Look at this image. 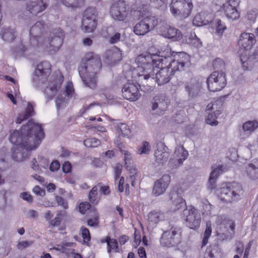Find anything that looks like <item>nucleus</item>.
I'll list each match as a JSON object with an SVG mask.
<instances>
[{"label":"nucleus","instance_id":"obj_1","mask_svg":"<svg viewBox=\"0 0 258 258\" xmlns=\"http://www.w3.org/2000/svg\"><path fill=\"white\" fill-rule=\"evenodd\" d=\"M167 55L160 60L161 68L153 76L158 85L168 83L178 71L184 70L185 64L189 61V56L186 53L171 52L170 48L166 49Z\"/></svg>","mask_w":258,"mask_h":258},{"label":"nucleus","instance_id":"obj_2","mask_svg":"<svg viewBox=\"0 0 258 258\" xmlns=\"http://www.w3.org/2000/svg\"><path fill=\"white\" fill-rule=\"evenodd\" d=\"M44 137V133L41 124L35 123L32 119L23 125L20 131L11 133L9 140L14 147L23 146L27 150L36 149Z\"/></svg>","mask_w":258,"mask_h":258},{"label":"nucleus","instance_id":"obj_3","mask_svg":"<svg viewBox=\"0 0 258 258\" xmlns=\"http://www.w3.org/2000/svg\"><path fill=\"white\" fill-rule=\"evenodd\" d=\"M102 68L100 57L93 52H88L82 59L78 70L86 86L93 89L97 84V74Z\"/></svg>","mask_w":258,"mask_h":258},{"label":"nucleus","instance_id":"obj_4","mask_svg":"<svg viewBox=\"0 0 258 258\" xmlns=\"http://www.w3.org/2000/svg\"><path fill=\"white\" fill-rule=\"evenodd\" d=\"M164 56L156 53L146 52L138 55L135 61L137 68L126 71L127 75H136L139 78L143 77L147 80L150 78L154 79V70L160 67V60Z\"/></svg>","mask_w":258,"mask_h":258},{"label":"nucleus","instance_id":"obj_5","mask_svg":"<svg viewBox=\"0 0 258 258\" xmlns=\"http://www.w3.org/2000/svg\"><path fill=\"white\" fill-rule=\"evenodd\" d=\"M120 151L124 156V166L128 171L129 175L128 177H126L125 183L124 177H120L122 172V165L120 163H117L114 168L115 181H116L120 178L118 184V190L120 192H122L125 190L126 195H128L130 192L129 183H131L132 186H134L137 169L133 164L131 153L122 149H120Z\"/></svg>","mask_w":258,"mask_h":258},{"label":"nucleus","instance_id":"obj_6","mask_svg":"<svg viewBox=\"0 0 258 258\" xmlns=\"http://www.w3.org/2000/svg\"><path fill=\"white\" fill-rule=\"evenodd\" d=\"M255 43L256 39L253 34L243 32L240 34L238 42L240 49L238 53L244 70H249L253 64V56H249L248 51L253 47Z\"/></svg>","mask_w":258,"mask_h":258},{"label":"nucleus","instance_id":"obj_7","mask_svg":"<svg viewBox=\"0 0 258 258\" xmlns=\"http://www.w3.org/2000/svg\"><path fill=\"white\" fill-rule=\"evenodd\" d=\"M142 8L134 5L131 8L123 1H118L111 5L110 14L116 20L123 21L135 15L136 12L141 13Z\"/></svg>","mask_w":258,"mask_h":258},{"label":"nucleus","instance_id":"obj_8","mask_svg":"<svg viewBox=\"0 0 258 258\" xmlns=\"http://www.w3.org/2000/svg\"><path fill=\"white\" fill-rule=\"evenodd\" d=\"M242 192V186L237 182H228L222 184L217 190L219 199L227 203L237 201Z\"/></svg>","mask_w":258,"mask_h":258},{"label":"nucleus","instance_id":"obj_9","mask_svg":"<svg viewBox=\"0 0 258 258\" xmlns=\"http://www.w3.org/2000/svg\"><path fill=\"white\" fill-rule=\"evenodd\" d=\"M182 230L180 227L172 226L167 230L164 231L160 238L161 246L167 248L177 246L182 241Z\"/></svg>","mask_w":258,"mask_h":258},{"label":"nucleus","instance_id":"obj_10","mask_svg":"<svg viewBox=\"0 0 258 258\" xmlns=\"http://www.w3.org/2000/svg\"><path fill=\"white\" fill-rule=\"evenodd\" d=\"M193 8L191 0H171L170 5V11L175 18L184 20L188 17Z\"/></svg>","mask_w":258,"mask_h":258},{"label":"nucleus","instance_id":"obj_11","mask_svg":"<svg viewBox=\"0 0 258 258\" xmlns=\"http://www.w3.org/2000/svg\"><path fill=\"white\" fill-rule=\"evenodd\" d=\"M136 75H127L126 72L124 77L127 83L123 85L122 88V96L124 99L131 101H135L140 97V89L141 86L138 83H134L136 81Z\"/></svg>","mask_w":258,"mask_h":258},{"label":"nucleus","instance_id":"obj_12","mask_svg":"<svg viewBox=\"0 0 258 258\" xmlns=\"http://www.w3.org/2000/svg\"><path fill=\"white\" fill-rule=\"evenodd\" d=\"M183 223L191 229H198L201 222L198 210L192 205H188L184 209L181 216Z\"/></svg>","mask_w":258,"mask_h":258},{"label":"nucleus","instance_id":"obj_13","mask_svg":"<svg viewBox=\"0 0 258 258\" xmlns=\"http://www.w3.org/2000/svg\"><path fill=\"white\" fill-rule=\"evenodd\" d=\"M208 89L211 92H218L224 89L227 85L226 74L223 72L215 71L207 78Z\"/></svg>","mask_w":258,"mask_h":258},{"label":"nucleus","instance_id":"obj_14","mask_svg":"<svg viewBox=\"0 0 258 258\" xmlns=\"http://www.w3.org/2000/svg\"><path fill=\"white\" fill-rule=\"evenodd\" d=\"M97 11L95 8L89 7L84 12L82 20V29L85 33L94 31L97 25Z\"/></svg>","mask_w":258,"mask_h":258},{"label":"nucleus","instance_id":"obj_15","mask_svg":"<svg viewBox=\"0 0 258 258\" xmlns=\"http://www.w3.org/2000/svg\"><path fill=\"white\" fill-rule=\"evenodd\" d=\"M158 24V19L154 16H147L137 23L134 32L137 35H144L152 31Z\"/></svg>","mask_w":258,"mask_h":258},{"label":"nucleus","instance_id":"obj_16","mask_svg":"<svg viewBox=\"0 0 258 258\" xmlns=\"http://www.w3.org/2000/svg\"><path fill=\"white\" fill-rule=\"evenodd\" d=\"M64 36V32L61 29H53L48 39L49 46L47 47L48 50L54 52L57 51L63 43Z\"/></svg>","mask_w":258,"mask_h":258},{"label":"nucleus","instance_id":"obj_17","mask_svg":"<svg viewBox=\"0 0 258 258\" xmlns=\"http://www.w3.org/2000/svg\"><path fill=\"white\" fill-rule=\"evenodd\" d=\"M215 224L216 231L220 234H227L229 233V229H230L233 233L235 231V222L225 216H218Z\"/></svg>","mask_w":258,"mask_h":258},{"label":"nucleus","instance_id":"obj_18","mask_svg":"<svg viewBox=\"0 0 258 258\" xmlns=\"http://www.w3.org/2000/svg\"><path fill=\"white\" fill-rule=\"evenodd\" d=\"M44 28V23L38 21L32 26L29 30L30 41L32 44L37 46L41 45V41L43 40L42 31Z\"/></svg>","mask_w":258,"mask_h":258},{"label":"nucleus","instance_id":"obj_19","mask_svg":"<svg viewBox=\"0 0 258 258\" xmlns=\"http://www.w3.org/2000/svg\"><path fill=\"white\" fill-rule=\"evenodd\" d=\"M171 180L169 174H164L159 180L155 182L153 192L156 196L163 194L167 188Z\"/></svg>","mask_w":258,"mask_h":258},{"label":"nucleus","instance_id":"obj_20","mask_svg":"<svg viewBox=\"0 0 258 258\" xmlns=\"http://www.w3.org/2000/svg\"><path fill=\"white\" fill-rule=\"evenodd\" d=\"M48 0L31 1L27 4V10L32 15L36 16L43 12L48 6Z\"/></svg>","mask_w":258,"mask_h":258},{"label":"nucleus","instance_id":"obj_21","mask_svg":"<svg viewBox=\"0 0 258 258\" xmlns=\"http://www.w3.org/2000/svg\"><path fill=\"white\" fill-rule=\"evenodd\" d=\"M51 72V65L48 61H43L37 64L34 75L39 80L44 81L49 76Z\"/></svg>","mask_w":258,"mask_h":258},{"label":"nucleus","instance_id":"obj_22","mask_svg":"<svg viewBox=\"0 0 258 258\" xmlns=\"http://www.w3.org/2000/svg\"><path fill=\"white\" fill-rule=\"evenodd\" d=\"M236 6V2L235 0H228L223 5L222 11L228 19L236 20L239 18L240 15Z\"/></svg>","mask_w":258,"mask_h":258},{"label":"nucleus","instance_id":"obj_23","mask_svg":"<svg viewBox=\"0 0 258 258\" xmlns=\"http://www.w3.org/2000/svg\"><path fill=\"white\" fill-rule=\"evenodd\" d=\"M169 197L171 201L173 211L179 210L183 205L187 206L185 201L179 195L178 190L174 189V187L170 192Z\"/></svg>","mask_w":258,"mask_h":258},{"label":"nucleus","instance_id":"obj_24","mask_svg":"<svg viewBox=\"0 0 258 258\" xmlns=\"http://www.w3.org/2000/svg\"><path fill=\"white\" fill-rule=\"evenodd\" d=\"M161 33L164 37L175 40L180 39L182 36L181 32L179 30L167 25L161 28Z\"/></svg>","mask_w":258,"mask_h":258},{"label":"nucleus","instance_id":"obj_25","mask_svg":"<svg viewBox=\"0 0 258 258\" xmlns=\"http://www.w3.org/2000/svg\"><path fill=\"white\" fill-rule=\"evenodd\" d=\"M31 150H27L23 146L21 148L13 147L12 149V157L15 161H23L28 157L30 155V151Z\"/></svg>","mask_w":258,"mask_h":258},{"label":"nucleus","instance_id":"obj_26","mask_svg":"<svg viewBox=\"0 0 258 258\" xmlns=\"http://www.w3.org/2000/svg\"><path fill=\"white\" fill-rule=\"evenodd\" d=\"M153 100L154 102L152 107L153 110L159 108L161 111L165 110L170 104L169 99L164 95L156 96Z\"/></svg>","mask_w":258,"mask_h":258},{"label":"nucleus","instance_id":"obj_27","mask_svg":"<svg viewBox=\"0 0 258 258\" xmlns=\"http://www.w3.org/2000/svg\"><path fill=\"white\" fill-rule=\"evenodd\" d=\"M168 148L164 144L161 145V148H158L155 152L156 161L159 164H163L166 162L169 157V153L167 151Z\"/></svg>","mask_w":258,"mask_h":258},{"label":"nucleus","instance_id":"obj_28","mask_svg":"<svg viewBox=\"0 0 258 258\" xmlns=\"http://www.w3.org/2000/svg\"><path fill=\"white\" fill-rule=\"evenodd\" d=\"M225 168L223 165H220L212 171L209 179V189L213 190L216 188V179L220 174L225 171Z\"/></svg>","mask_w":258,"mask_h":258},{"label":"nucleus","instance_id":"obj_29","mask_svg":"<svg viewBox=\"0 0 258 258\" xmlns=\"http://www.w3.org/2000/svg\"><path fill=\"white\" fill-rule=\"evenodd\" d=\"M164 212L159 209L151 211L148 215V221L151 224H157L159 222L164 220Z\"/></svg>","mask_w":258,"mask_h":258},{"label":"nucleus","instance_id":"obj_30","mask_svg":"<svg viewBox=\"0 0 258 258\" xmlns=\"http://www.w3.org/2000/svg\"><path fill=\"white\" fill-rule=\"evenodd\" d=\"M101 241L102 243L106 242L107 243L108 253L119 252L118 242L116 239L111 238L110 236H107L105 238L101 239Z\"/></svg>","mask_w":258,"mask_h":258},{"label":"nucleus","instance_id":"obj_31","mask_svg":"<svg viewBox=\"0 0 258 258\" xmlns=\"http://www.w3.org/2000/svg\"><path fill=\"white\" fill-rule=\"evenodd\" d=\"M63 81V77L61 74L51 76L49 84L50 90L52 91L58 90L61 87Z\"/></svg>","mask_w":258,"mask_h":258},{"label":"nucleus","instance_id":"obj_32","mask_svg":"<svg viewBox=\"0 0 258 258\" xmlns=\"http://www.w3.org/2000/svg\"><path fill=\"white\" fill-rule=\"evenodd\" d=\"M2 39L8 42H11L16 38V31L14 29L6 28L3 29L2 33Z\"/></svg>","mask_w":258,"mask_h":258},{"label":"nucleus","instance_id":"obj_33","mask_svg":"<svg viewBox=\"0 0 258 258\" xmlns=\"http://www.w3.org/2000/svg\"><path fill=\"white\" fill-rule=\"evenodd\" d=\"M121 54L118 52L112 50H107L105 53V57L106 60L110 61L111 63H115L121 60Z\"/></svg>","mask_w":258,"mask_h":258},{"label":"nucleus","instance_id":"obj_34","mask_svg":"<svg viewBox=\"0 0 258 258\" xmlns=\"http://www.w3.org/2000/svg\"><path fill=\"white\" fill-rule=\"evenodd\" d=\"M85 0H62V4L68 8L80 7L84 4Z\"/></svg>","mask_w":258,"mask_h":258},{"label":"nucleus","instance_id":"obj_35","mask_svg":"<svg viewBox=\"0 0 258 258\" xmlns=\"http://www.w3.org/2000/svg\"><path fill=\"white\" fill-rule=\"evenodd\" d=\"M185 89L188 92L189 95L193 96L195 93H197L200 90V86L199 83L193 82L190 84H186Z\"/></svg>","mask_w":258,"mask_h":258},{"label":"nucleus","instance_id":"obj_36","mask_svg":"<svg viewBox=\"0 0 258 258\" xmlns=\"http://www.w3.org/2000/svg\"><path fill=\"white\" fill-rule=\"evenodd\" d=\"M243 130L245 132L251 133L258 127V122L256 121H248L243 124Z\"/></svg>","mask_w":258,"mask_h":258},{"label":"nucleus","instance_id":"obj_37","mask_svg":"<svg viewBox=\"0 0 258 258\" xmlns=\"http://www.w3.org/2000/svg\"><path fill=\"white\" fill-rule=\"evenodd\" d=\"M98 189L97 186H94L89 194V198L90 202L93 204H97L100 198L98 196Z\"/></svg>","mask_w":258,"mask_h":258},{"label":"nucleus","instance_id":"obj_38","mask_svg":"<svg viewBox=\"0 0 258 258\" xmlns=\"http://www.w3.org/2000/svg\"><path fill=\"white\" fill-rule=\"evenodd\" d=\"M116 130L119 136L126 137L128 136L131 133V130L128 126L124 123H119L116 128Z\"/></svg>","mask_w":258,"mask_h":258},{"label":"nucleus","instance_id":"obj_39","mask_svg":"<svg viewBox=\"0 0 258 258\" xmlns=\"http://www.w3.org/2000/svg\"><path fill=\"white\" fill-rule=\"evenodd\" d=\"M174 155L180 157L177 159L178 165H180L182 163L183 161L185 160L188 155V152L185 150L183 147L180 149H178V150H175Z\"/></svg>","mask_w":258,"mask_h":258},{"label":"nucleus","instance_id":"obj_40","mask_svg":"<svg viewBox=\"0 0 258 258\" xmlns=\"http://www.w3.org/2000/svg\"><path fill=\"white\" fill-rule=\"evenodd\" d=\"M188 43L190 45L196 48H199L202 46V42L197 36L195 33L190 34L188 38Z\"/></svg>","mask_w":258,"mask_h":258},{"label":"nucleus","instance_id":"obj_41","mask_svg":"<svg viewBox=\"0 0 258 258\" xmlns=\"http://www.w3.org/2000/svg\"><path fill=\"white\" fill-rule=\"evenodd\" d=\"M217 113L214 112V113H209L206 118V122L207 123L214 125H217L218 124V121L216 120L217 116V115H218L221 113V110H218L216 111Z\"/></svg>","mask_w":258,"mask_h":258},{"label":"nucleus","instance_id":"obj_42","mask_svg":"<svg viewBox=\"0 0 258 258\" xmlns=\"http://www.w3.org/2000/svg\"><path fill=\"white\" fill-rule=\"evenodd\" d=\"M215 28L216 33L221 36L227 28L224 22L220 19H217L215 21Z\"/></svg>","mask_w":258,"mask_h":258},{"label":"nucleus","instance_id":"obj_43","mask_svg":"<svg viewBox=\"0 0 258 258\" xmlns=\"http://www.w3.org/2000/svg\"><path fill=\"white\" fill-rule=\"evenodd\" d=\"M101 144L100 140L95 138H88L84 141V145L88 148H96Z\"/></svg>","mask_w":258,"mask_h":258},{"label":"nucleus","instance_id":"obj_44","mask_svg":"<svg viewBox=\"0 0 258 258\" xmlns=\"http://www.w3.org/2000/svg\"><path fill=\"white\" fill-rule=\"evenodd\" d=\"M212 66L215 70H220L222 72L225 69V61L220 58L217 57L214 59L212 62Z\"/></svg>","mask_w":258,"mask_h":258},{"label":"nucleus","instance_id":"obj_45","mask_svg":"<svg viewBox=\"0 0 258 258\" xmlns=\"http://www.w3.org/2000/svg\"><path fill=\"white\" fill-rule=\"evenodd\" d=\"M151 150V146L147 141H144L138 148L137 153L140 155L148 154Z\"/></svg>","mask_w":258,"mask_h":258},{"label":"nucleus","instance_id":"obj_46","mask_svg":"<svg viewBox=\"0 0 258 258\" xmlns=\"http://www.w3.org/2000/svg\"><path fill=\"white\" fill-rule=\"evenodd\" d=\"M80 232L84 242L88 243L91 240V234L89 230L84 226H82L80 228Z\"/></svg>","mask_w":258,"mask_h":258},{"label":"nucleus","instance_id":"obj_47","mask_svg":"<svg viewBox=\"0 0 258 258\" xmlns=\"http://www.w3.org/2000/svg\"><path fill=\"white\" fill-rule=\"evenodd\" d=\"M246 171L250 178L255 179L258 178V170L256 167H254V165L248 164L246 168Z\"/></svg>","mask_w":258,"mask_h":258},{"label":"nucleus","instance_id":"obj_48","mask_svg":"<svg viewBox=\"0 0 258 258\" xmlns=\"http://www.w3.org/2000/svg\"><path fill=\"white\" fill-rule=\"evenodd\" d=\"M202 210L204 214H210L214 206L210 204L207 199H203L202 201Z\"/></svg>","mask_w":258,"mask_h":258},{"label":"nucleus","instance_id":"obj_49","mask_svg":"<svg viewBox=\"0 0 258 258\" xmlns=\"http://www.w3.org/2000/svg\"><path fill=\"white\" fill-rule=\"evenodd\" d=\"M64 214L65 213L61 211L58 212L56 217L49 221V224L53 227L59 226L61 222L62 218L64 216Z\"/></svg>","mask_w":258,"mask_h":258},{"label":"nucleus","instance_id":"obj_50","mask_svg":"<svg viewBox=\"0 0 258 258\" xmlns=\"http://www.w3.org/2000/svg\"><path fill=\"white\" fill-rule=\"evenodd\" d=\"M99 224V216L98 213L95 212L93 217L87 220V225L90 227H97Z\"/></svg>","mask_w":258,"mask_h":258},{"label":"nucleus","instance_id":"obj_51","mask_svg":"<svg viewBox=\"0 0 258 258\" xmlns=\"http://www.w3.org/2000/svg\"><path fill=\"white\" fill-rule=\"evenodd\" d=\"M138 254L140 258H147L146 250L143 247H140L138 248ZM127 258H136L135 253L133 252H130Z\"/></svg>","mask_w":258,"mask_h":258},{"label":"nucleus","instance_id":"obj_52","mask_svg":"<svg viewBox=\"0 0 258 258\" xmlns=\"http://www.w3.org/2000/svg\"><path fill=\"white\" fill-rule=\"evenodd\" d=\"M97 188H99V192L101 194L108 195L110 194V190L108 185H104L102 182H99L96 185Z\"/></svg>","mask_w":258,"mask_h":258},{"label":"nucleus","instance_id":"obj_53","mask_svg":"<svg viewBox=\"0 0 258 258\" xmlns=\"http://www.w3.org/2000/svg\"><path fill=\"white\" fill-rule=\"evenodd\" d=\"M192 23L194 25L198 27L201 26L205 24L201 14H200L196 15L194 17L192 20Z\"/></svg>","mask_w":258,"mask_h":258},{"label":"nucleus","instance_id":"obj_54","mask_svg":"<svg viewBox=\"0 0 258 258\" xmlns=\"http://www.w3.org/2000/svg\"><path fill=\"white\" fill-rule=\"evenodd\" d=\"M74 88L72 82H69L67 83L65 87V92L66 95L68 97H71L74 93Z\"/></svg>","mask_w":258,"mask_h":258},{"label":"nucleus","instance_id":"obj_55","mask_svg":"<svg viewBox=\"0 0 258 258\" xmlns=\"http://www.w3.org/2000/svg\"><path fill=\"white\" fill-rule=\"evenodd\" d=\"M90 207L91 205L89 202H83L80 203L79 205V211L81 213L84 214L90 208Z\"/></svg>","mask_w":258,"mask_h":258},{"label":"nucleus","instance_id":"obj_56","mask_svg":"<svg viewBox=\"0 0 258 258\" xmlns=\"http://www.w3.org/2000/svg\"><path fill=\"white\" fill-rule=\"evenodd\" d=\"M34 112V111L32 105L29 103L26 111L24 114L25 115V118H28L30 116H32Z\"/></svg>","mask_w":258,"mask_h":258},{"label":"nucleus","instance_id":"obj_57","mask_svg":"<svg viewBox=\"0 0 258 258\" xmlns=\"http://www.w3.org/2000/svg\"><path fill=\"white\" fill-rule=\"evenodd\" d=\"M154 5L158 8H164L166 7L168 0H154Z\"/></svg>","mask_w":258,"mask_h":258},{"label":"nucleus","instance_id":"obj_58","mask_svg":"<svg viewBox=\"0 0 258 258\" xmlns=\"http://www.w3.org/2000/svg\"><path fill=\"white\" fill-rule=\"evenodd\" d=\"M33 243V241H22L18 243L17 247L18 249H24L30 246Z\"/></svg>","mask_w":258,"mask_h":258},{"label":"nucleus","instance_id":"obj_59","mask_svg":"<svg viewBox=\"0 0 258 258\" xmlns=\"http://www.w3.org/2000/svg\"><path fill=\"white\" fill-rule=\"evenodd\" d=\"M121 34L120 33L117 32L112 36L110 37L109 42L111 44H115L118 42L120 39Z\"/></svg>","mask_w":258,"mask_h":258},{"label":"nucleus","instance_id":"obj_60","mask_svg":"<svg viewBox=\"0 0 258 258\" xmlns=\"http://www.w3.org/2000/svg\"><path fill=\"white\" fill-rule=\"evenodd\" d=\"M60 168V163L57 161H53L50 164L49 169L51 171H56L58 170Z\"/></svg>","mask_w":258,"mask_h":258},{"label":"nucleus","instance_id":"obj_61","mask_svg":"<svg viewBox=\"0 0 258 258\" xmlns=\"http://www.w3.org/2000/svg\"><path fill=\"white\" fill-rule=\"evenodd\" d=\"M246 17L249 21L254 22L256 17V13L253 10L249 11L247 12Z\"/></svg>","mask_w":258,"mask_h":258},{"label":"nucleus","instance_id":"obj_62","mask_svg":"<svg viewBox=\"0 0 258 258\" xmlns=\"http://www.w3.org/2000/svg\"><path fill=\"white\" fill-rule=\"evenodd\" d=\"M62 168L64 172L69 173L72 170V165L69 162H65L62 165Z\"/></svg>","mask_w":258,"mask_h":258},{"label":"nucleus","instance_id":"obj_63","mask_svg":"<svg viewBox=\"0 0 258 258\" xmlns=\"http://www.w3.org/2000/svg\"><path fill=\"white\" fill-rule=\"evenodd\" d=\"M20 197L24 200L27 201L28 202H31L33 201L31 195L26 192L21 194Z\"/></svg>","mask_w":258,"mask_h":258},{"label":"nucleus","instance_id":"obj_64","mask_svg":"<svg viewBox=\"0 0 258 258\" xmlns=\"http://www.w3.org/2000/svg\"><path fill=\"white\" fill-rule=\"evenodd\" d=\"M212 233V227L210 223H207L206 228L204 232V236L210 237Z\"/></svg>","mask_w":258,"mask_h":258}]
</instances>
